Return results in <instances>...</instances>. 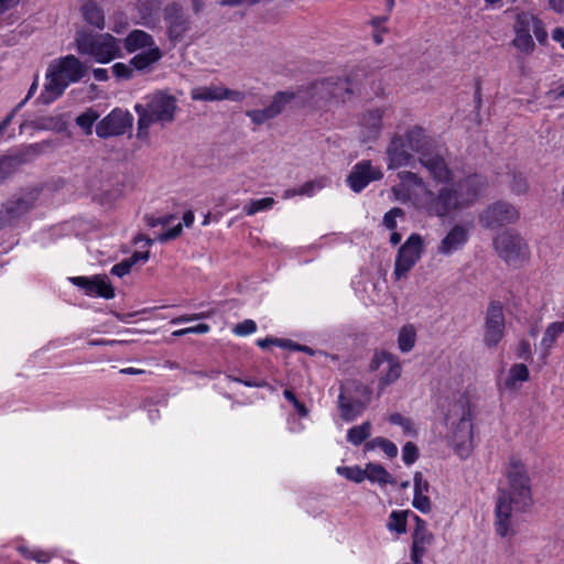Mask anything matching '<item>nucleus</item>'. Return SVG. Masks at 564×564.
I'll return each instance as SVG.
<instances>
[{"label":"nucleus","instance_id":"1","mask_svg":"<svg viewBox=\"0 0 564 564\" xmlns=\"http://www.w3.org/2000/svg\"><path fill=\"white\" fill-rule=\"evenodd\" d=\"M507 477L509 490H500L495 508L496 532L502 538L510 532L512 512H524L533 503L530 479L521 460H510Z\"/></svg>","mask_w":564,"mask_h":564},{"label":"nucleus","instance_id":"2","mask_svg":"<svg viewBox=\"0 0 564 564\" xmlns=\"http://www.w3.org/2000/svg\"><path fill=\"white\" fill-rule=\"evenodd\" d=\"M356 77L351 74L315 80L296 90V100L302 106L330 110L350 99L357 89Z\"/></svg>","mask_w":564,"mask_h":564},{"label":"nucleus","instance_id":"3","mask_svg":"<svg viewBox=\"0 0 564 564\" xmlns=\"http://www.w3.org/2000/svg\"><path fill=\"white\" fill-rule=\"evenodd\" d=\"M87 67L75 55H66L52 62L46 73V84L42 95L45 102L62 96L68 85L78 83L86 75Z\"/></svg>","mask_w":564,"mask_h":564},{"label":"nucleus","instance_id":"4","mask_svg":"<svg viewBox=\"0 0 564 564\" xmlns=\"http://www.w3.org/2000/svg\"><path fill=\"white\" fill-rule=\"evenodd\" d=\"M176 109V98L165 93H156L148 97L143 104H137L134 106L139 116L137 137L145 139L152 124L159 123L164 127L173 122Z\"/></svg>","mask_w":564,"mask_h":564},{"label":"nucleus","instance_id":"5","mask_svg":"<svg viewBox=\"0 0 564 564\" xmlns=\"http://www.w3.org/2000/svg\"><path fill=\"white\" fill-rule=\"evenodd\" d=\"M75 45L80 55H88L100 64L110 63L121 56L120 40L110 33L78 30L75 34Z\"/></svg>","mask_w":564,"mask_h":564},{"label":"nucleus","instance_id":"6","mask_svg":"<svg viewBox=\"0 0 564 564\" xmlns=\"http://www.w3.org/2000/svg\"><path fill=\"white\" fill-rule=\"evenodd\" d=\"M421 205L426 214L440 218L465 208L464 198L455 185L443 186L437 193L426 189L422 196Z\"/></svg>","mask_w":564,"mask_h":564},{"label":"nucleus","instance_id":"7","mask_svg":"<svg viewBox=\"0 0 564 564\" xmlns=\"http://www.w3.org/2000/svg\"><path fill=\"white\" fill-rule=\"evenodd\" d=\"M371 391L362 383L354 380L346 381L340 387L338 405L344 421H354L366 409L370 401Z\"/></svg>","mask_w":564,"mask_h":564},{"label":"nucleus","instance_id":"8","mask_svg":"<svg viewBox=\"0 0 564 564\" xmlns=\"http://www.w3.org/2000/svg\"><path fill=\"white\" fill-rule=\"evenodd\" d=\"M446 422L452 429V440L457 447H464L471 441L473 415L466 398H460L451 405Z\"/></svg>","mask_w":564,"mask_h":564},{"label":"nucleus","instance_id":"9","mask_svg":"<svg viewBox=\"0 0 564 564\" xmlns=\"http://www.w3.org/2000/svg\"><path fill=\"white\" fill-rule=\"evenodd\" d=\"M423 253V239L417 234H412L399 248L393 269V278L399 281L405 278L416 264Z\"/></svg>","mask_w":564,"mask_h":564},{"label":"nucleus","instance_id":"10","mask_svg":"<svg viewBox=\"0 0 564 564\" xmlns=\"http://www.w3.org/2000/svg\"><path fill=\"white\" fill-rule=\"evenodd\" d=\"M163 21L166 28L165 34L174 44L183 41L192 25L189 17L177 2H172L164 7Z\"/></svg>","mask_w":564,"mask_h":564},{"label":"nucleus","instance_id":"11","mask_svg":"<svg viewBox=\"0 0 564 564\" xmlns=\"http://www.w3.org/2000/svg\"><path fill=\"white\" fill-rule=\"evenodd\" d=\"M519 219L518 209L507 202H496L480 215L484 227L496 229L505 225L513 224Z\"/></svg>","mask_w":564,"mask_h":564},{"label":"nucleus","instance_id":"12","mask_svg":"<svg viewBox=\"0 0 564 564\" xmlns=\"http://www.w3.org/2000/svg\"><path fill=\"white\" fill-rule=\"evenodd\" d=\"M534 21V14L527 11H519L514 18L513 31L514 37L512 45L523 54H531L535 44L531 35V29Z\"/></svg>","mask_w":564,"mask_h":564},{"label":"nucleus","instance_id":"13","mask_svg":"<svg viewBox=\"0 0 564 564\" xmlns=\"http://www.w3.org/2000/svg\"><path fill=\"white\" fill-rule=\"evenodd\" d=\"M505 335L503 307L499 302H491L486 312L484 343L496 347Z\"/></svg>","mask_w":564,"mask_h":564},{"label":"nucleus","instance_id":"14","mask_svg":"<svg viewBox=\"0 0 564 564\" xmlns=\"http://www.w3.org/2000/svg\"><path fill=\"white\" fill-rule=\"evenodd\" d=\"M132 119L128 111L117 108L97 123L96 133L104 139L124 134L131 127Z\"/></svg>","mask_w":564,"mask_h":564},{"label":"nucleus","instance_id":"15","mask_svg":"<svg viewBox=\"0 0 564 564\" xmlns=\"http://www.w3.org/2000/svg\"><path fill=\"white\" fill-rule=\"evenodd\" d=\"M494 246L498 254L508 263L524 258L527 246L518 234L505 231L497 236Z\"/></svg>","mask_w":564,"mask_h":564},{"label":"nucleus","instance_id":"16","mask_svg":"<svg viewBox=\"0 0 564 564\" xmlns=\"http://www.w3.org/2000/svg\"><path fill=\"white\" fill-rule=\"evenodd\" d=\"M420 163L429 171L430 175L440 183L452 180V171L444 160V151L440 145L420 156Z\"/></svg>","mask_w":564,"mask_h":564},{"label":"nucleus","instance_id":"17","mask_svg":"<svg viewBox=\"0 0 564 564\" xmlns=\"http://www.w3.org/2000/svg\"><path fill=\"white\" fill-rule=\"evenodd\" d=\"M34 198L31 195L12 197L0 207V228L13 225L19 218L33 207Z\"/></svg>","mask_w":564,"mask_h":564},{"label":"nucleus","instance_id":"18","mask_svg":"<svg viewBox=\"0 0 564 564\" xmlns=\"http://www.w3.org/2000/svg\"><path fill=\"white\" fill-rule=\"evenodd\" d=\"M383 176L379 167L372 166L370 161L358 162L350 171L347 183L355 192H361L370 182L381 180Z\"/></svg>","mask_w":564,"mask_h":564},{"label":"nucleus","instance_id":"19","mask_svg":"<svg viewBox=\"0 0 564 564\" xmlns=\"http://www.w3.org/2000/svg\"><path fill=\"white\" fill-rule=\"evenodd\" d=\"M69 281L84 290L85 293L89 296H99L107 300L115 297V290L110 284V281L107 275H94L91 278L88 276H73L69 278Z\"/></svg>","mask_w":564,"mask_h":564},{"label":"nucleus","instance_id":"20","mask_svg":"<svg viewBox=\"0 0 564 564\" xmlns=\"http://www.w3.org/2000/svg\"><path fill=\"white\" fill-rule=\"evenodd\" d=\"M386 154L389 170H395L402 166L411 165L414 161V156L408 149L402 134H394L391 138L387 145Z\"/></svg>","mask_w":564,"mask_h":564},{"label":"nucleus","instance_id":"21","mask_svg":"<svg viewBox=\"0 0 564 564\" xmlns=\"http://www.w3.org/2000/svg\"><path fill=\"white\" fill-rule=\"evenodd\" d=\"M384 111V108H376L362 113L360 118V128L364 140H377L380 137Z\"/></svg>","mask_w":564,"mask_h":564},{"label":"nucleus","instance_id":"22","mask_svg":"<svg viewBox=\"0 0 564 564\" xmlns=\"http://www.w3.org/2000/svg\"><path fill=\"white\" fill-rule=\"evenodd\" d=\"M402 137L404 138L408 149L416 153L419 158L423 156V154L436 145L435 142L425 133L424 129L417 126L408 129Z\"/></svg>","mask_w":564,"mask_h":564},{"label":"nucleus","instance_id":"23","mask_svg":"<svg viewBox=\"0 0 564 564\" xmlns=\"http://www.w3.org/2000/svg\"><path fill=\"white\" fill-rule=\"evenodd\" d=\"M468 231L460 225H455L437 246V252L451 256L460 250L468 241Z\"/></svg>","mask_w":564,"mask_h":564},{"label":"nucleus","instance_id":"24","mask_svg":"<svg viewBox=\"0 0 564 564\" xmlns=\"http://www.w3.org/2000/svg\"><path fill=\"white\" fill-rule=\"evenodd\" d=\"M486 184V180L478 174L468 175L455 184L460 196L464 198L465 207L469 206L477 198Z\"/></svg>","mask_w":564,"mask_h":564},{"label":"nucleus","instance_id":"25","mask_svg":"<svg viewBox=\"0 0 564 564\" xmlns=\"http://www.w3.org/2000/svg\"><path fill=\"white\" fill-rule=\"evenodd\" d=\"M124 48L129 53L138 50L158 47L151 34L143 30L131 31L123 41Z\"/></svg>","mask_w":564,"mask_h":564},{"label":"nucleus","instance_id":"26","mask_svg":"<svg viewBox=\"0 0 564 564\" xmlns=\"http://www.w3.org/2000/svg\"><path fill=\"white\" fill-rule=\"evenodd\" d=\"M434 535L432 533L413 532L412 533V545H411V560L414 563H422V560L426 553L427 546L433 543Z\"/></svg>","mask_w":564,"mask_h":564},{"label":"nucleus","instance_id":"27","mask_svg":"<svg viewBox=\"0 0 564 564\" xmlns=\"http://www.w3.org/2000/svg\"><path fill=\"white\" fill-rule=\"evenodd\" d=\"M80 12L84 20L88 24L99 30H102L105 28L104 10L99 7V4L96 1L89 0L85 2L80 8Z\"/></svg>","mask_w":564,"mask_h":564},{"label":"nucleus","instance_id":"28","mask_svg":"<svg viewBox=\"0 0 564 564\" xmlns=\"http://www.w3.org/2000/svg\"><path fill=\"white\" fill-rule=\"evenodd\" d=\"M223 86L210 84L192 88L191 98L195 101H221Z\"/></svg>","mask_w":564,"mask_h":564},{"label":"nucleus","instance_id":"29","mask_svg":"<svg viewBox=\"0 0 564 564\" xmlns=\"http://www.w3.org/2000/svg\"><path fill=\"white\" fill-rule=\"evenodd\" d=\"M161 57L162 52L160 47H152L133 56L130 59V65L133 69L142 72L147 70L151 65L160 61Z\"/></svg>","mask_w":564,"mask_h":564},{"label":"nucleus","instance_id":"30","mask_svg":"<svg viewBox=\"0 0 564 564\" xmlns=\"http://www.w3.org/2000/svg\"><path fill=\"white\" fill-rule=\"evenodd\" d=\"M380 360L387 361L389 365V369L387 373L381 378L380 383L382 386H388L397 381L401 376L402 370L400 362L391 354L382 352L380 357L376 358L377 365L375 366V368L379 366Z\"/></svg>","mask_w":564,"mask_h":564},{"label":"nucleus","instance_id":"31","mask_svg":"<svg viewBox=\"0 0 564 564\" xmlns=\"http://www.w3.org/2000/svg\"><path fill=\"white\" fill-rule=\"evenodd\" d=\"M366 479L378 482L380 486L395 485L394 478L380 464L368 463L365 467Z\"/></svg>","mask_w":564,"mask_h":564},{"label":"nucleus","instance_id":"32","mask_svg":"<svg viewBox=\"0 0 564 564\" xmlns=\"http://www.w3.org/2000/svg\"><path fill=\"white\" fill-rule=\"evenodd\" d=\"M564 333V322L551 323L542 337L541 347L544 351V356H547L551 348L555 345L557 338Z\"/></svg>","mask_w":564,"mask_h":564},{"label":"nucleus","instance_id":"33","mask_svg":"<svg viewBox=\"0 0 564 564\" xmlns=\"http://www.w3.org/2000/svg\"><path fill=\"white\" fill-rule=\"evenodd\" d=\"M529 380V369L524 364H514L509 369L508 377L505 380V387L513 390L518 384Z\"/></svg>","mask_w":564,"mask_h":564},{"label":"nucleus","instance_id":"34","mask_svg":"<svg viewBox=\"0 0 564 564\" xmlns=\"http://www.w3.org/2000/svg\"><path fill=\"white\" fill-rule=\"evenodd\" d=\"M416 340V332L413 325L403 326L398 336V346L402 352H409L413 349Z\"/></svg>","mask_w":564,"mask_h":564},{"label":"nucleus","instance_id":"35","mask_svg":"<svg viewBox=\"0 0 564 564\" xmlns=\"http://www.w3.org/2000/svg\"><path fill=\"white\" fill-rule=\"evenodd\" d=\"M371 434V423L369 421L364 422L360 425L352 426L348 430L347 441L352 445L362 444Z\"/></svg>","mask_w":564,"mask_h":564},{"label":"nucleus","instance_id":"36","mask_svg":"<svg viewBox=\"0 0 564 564\" xmlns=\"http://www.w3.org/2000/svg\"><path fill=\"white\" fill-rule=\"evenodd\" d=\"M366 449L372 451L377 447L381 448L383 453L389 457L393 458L398 455V447L394 443L391 441L384 438V437H375L373 440L369 441L365 445Z\"/></svg>","mask_w":564,"mask_h":564},{"label":"nucleus","instance_id":"37","mask_svg":"<svg viewBox=\"0 0 564 564\" xmlns=\"http://www.w3.org/2000/svg\"><path fill=\"white\" fill-rule=\"evenodd\" d=\"M296 99V91H279L274 95L271 104L268 106L274 117L280 115L285 105L291 100Z\"/></svg>","mask_w":564,"mask_h":564},{"label":"nucleus","instance_id":"38","mask_svg":"<svg viewBox=\"0 0 564 564\" xmlns=\"http://www.w3.org/2000/svg\"><path fill=\"white\" fill-rule=\"evenodd\" d=\"M406 517L408 511H392L389 516V521L387 523L388 530L392 532H397L398 534H403L406 532Z\"/></svg>","mask_w":564,"mask_h":564},{"label":"nucleus","instance_id":"39","mask_svg":"<svg viewBox=\"0 0 564 564\" xmlns=\"http://www.w3.org/2000/svg\"><path fill=\"white\" fill-rule=\"evenodd\" d=\"M99 115L96 110L89 108L76 118V123L88 135L91 134L93 126L98 119Z\"/></svg>","mask_w":564,"mask_h":564},{"label":"nucleus","instance_id":"40","mask_svg":"<svg viewBox=\"0 0 564 564\" xmlns=\"http://www.w3.org/2000/svg\"><path fill=\"white\" fill-rule=\"evenodd\" d=\"M274 199L272 197H264L261 199H252L248 205L243 207L245 213L248 216H252L259 212L271 209L274 205Z\"/></svg>","mask_w":564,"mask_h":564},{"label":"nucleus","instance_id":"41","mask_svg":"<svg viewBox=\"0 0 564 564\" xmlns=\"http://www.w3.org/2000/svg\"><path fill=\"white\" fill-rule=\"evenodd\" d=\"M337 473L345 477L348 480H351L356 484L362 482L367 475L365 474V469H361L358 466L349 467V466H340L337 467Z\"/></svg>","mask_w":564,"mask_h":564},{"label":"nucleus","instance_id":"42","mask_svg":"<svg viewBox=\"0 0 564 564\" xmlns=\"http://www.w3.org/2000/svg\"><path fill=\"white\" fill-rule=\"evenodd\" d=\"M246 115L251 119L254 124H262L270 119L275 118L269 107L263 109L247 110Z\"/></svg>","mask_w":564,"mask_h":564},{"label":"nucleus","instance_id":"43","mask_svg":"<svg viewBox=\"0 0 564 564\" xmlns=\"http://www.w3.org/2000/svg\"><path fill=\"white\" fill-rule=\"evenodd\" d=\"M19 161L12 156H4L0 159V182L4 181L13 173Z\"/></svg>","mask_w":564,"mask_h":564},{"label":"nucleus","instance_id":"44","mask_svg":"<svg viewBox=\"0 0 564 564\" xmlns=\"http://www.w3.org/2000/svg\"><path fill=\"white\" fill-rule=\"evenodd\" d=\"M404 216V212L399 207H393L383 216L382 223L386 228L393 230L397 227V218Z\"/></svg>","mask_w":564,"mask_h":564},{"label":"nucleus","instance_id":"45","mask_svg":"<svg viewBox=\"0 0 564 564\" xmlns=\"http://www.w3.org/2000/svg\"><path fill=\"white\" fill-rule=\"evenodd\" d=\"M419 458V448L412 443L408 442L402 448V459L405 465H412Z\"/></svg>","mask_w":564,"mask_h":564},{"label":"nucleus","instance_id":"46","mask_svg":"<svg viewBox=\"0 0 564 564\" xmlns=\"http://www.w3.org/2000/svg\"><path fill=\"white\" fill-rule=\"evenodd\" d=\"M389 422L394 425H399L402 427L404 434H412L414 432L412 422L401 415L400 413H393L389 416Z\"/></svg>","mask_w":564,"mask_h":564},{"label":"nucleus","instance_id":"47","mask_svg":"<svg viewBox=\"0 0 564 564\" xmlns=\"http://www.w3.org/2000/svg\"><path fill=\"white\" fill-rule=\"evenodd\" d=\"M257 330V324L252 319H245L241 323H238L234 327V333L238 336H247L253 334Z\"/></svg>","mask_w":564,"mask_h":564},{"label":"nucleus","instance_id":"48","mask_svg":"<svg viewBox=\"0 0 564 564\" xmlns=\"http://www.w3.org/2000/svg\"><path fill=\"white\" fill-rule=\"evenodd\" d=\"M533 34L540 44H545L547 41V32L541 19L534 14V21L532 25Z\"/></svg>","mask_w":564,"mask_h":564},{"label":"nucleus","instance_id":"49","mask_svg":"<svg viewBox=\"0 0 564 564\" xmlns=\"http://www.w3.org/2000/svg\"><path fill=\"white\" fill-rule=\"evenodd\" d=\"M112 73L117 78L129 79L132 76L133 68L129 64L116 63L112 67Z\"/></svg>","mask_w":564,"mask_h":564},{"label":"nucleus","instance_id":"50","mask_svg":"<svg viewBox=\"0 0 564 564\" xmlns=\"http://www.w3.org/2000/svg\"><path fill=\"white\" fill-rule=\"evenodd\" d=\"M175 218L174 215H165V216H162V217H154V216H151V215H145L144 216V221L145 224L151 227V228H154L156 226H167L170 225L173 219Z\"/></svg>","mask_w":564,"mask_h":564},{"label":"nucleus","instance_id":"51","mask_svg":"<svg viewBox=\"0 0 564 564\" xmlns=\"http://www.w3.org/2000/svg\"><path fill=\"white\" fill-rule=\"evenodd\" d=\"M412 505L423 513H429L431 511V500L425 495H414Z\"/></svg>","mask_w":564,"mask_h":564},{"label":"nucleus","instance_id":"52","mask_svg":"<svg viewBox=\"0 0 564 564\" xmlns=\"http://www.w3.org/2000/svg\"><path fill=\"white\" fill-rule=\"evenodd\" d=\"M132 267H133L132 263L127 258V259H123L121 262L115 264L111 268L110 272L113 275L122 278V276L127 275L131 271Z\"/></svg>","mask_w":564,"mask_h":564},{"label":"nucleus","instance_id":"53","mask_svg":"<svg viewBox=\"0 0 564 564\" xmlns=\"http://www.w3.org/2000/svg\"><path fill=\"white\" fill-rule=\"evenodd\" d=\"M511 189L516 194H523L528 189V183L524 176L521 174H514L511 181Z\"/></svg>","mask_w":564,"mask_h":564},{"label":"nucleus","instance_id":"54","mask_svg":"<svg viewBox=\"0 0 564 564\" xmlns=\"http://www.w3.org/2000/svg\"><path fill=\"white\" fill-rule=\"evenodd\" d=\"M246 94L240 90L229 89L223 86V96L221 100H230L235 102H241L245 100Z\"/></svg>","mask_w":564,"mask_h":564},{"label":"nucleus","instance_id":"55","mask_svg":"<svg viewBox=\"0 0 564 564\" xmlns=\"http://www.w3.org/2000/svg\"><path fill=\"white\" fill-rule=\"evenodd\" d=\"M398 177L402 183H411L416 186H422L423 180L415 173L410 171H402L398 173Z\"/></svg>","mask_w":564,"mask_h":564},{"label":"nucleus","instance_id":"56","mask_svg":"<svg viewBox=\"0 0 564 564\" xmlns=\"http://www.w3.org/2000/svg\"><path fill=\"white\" fill-rule=\"evenodd\" d=\"M19 550L25 557L32 558L39 563H46L50 560L48 555L43 551H30L25 547H20Z\"/></svg>","mask_w":564,"mask_h":564},{"label":"nucleus","instance_id":"57","mask_svg":"<svg viewBox=\"0 0 564 564\" xmlns=\"http://www.w3.org/2000/svg\"><path fill=\"white\" fill-rule=\"evenodd\" d=\"M181 232H182V224H177L176 226L170 228L169 230L160 234L156 239L160 242H166V241L177 238L181 235Z\"/></svg>","mask_w":564,"mask_h":564},{"label":"nucleus","instance_id":"58","mask_svg":"<svg viewBox=\"0 0 564 564\" xmlns=\"http://www.w3.org/2000/svg\"><path fill=\"white\" fill-rule=\"evenodd\" d=\"M430 485L423 479V475L420 471L414 474V495H424L427 492Z\"/></svg>","mask_w":564,"mask_h":564},{"label":"nucleus","instance_id":"59","mask_svg":"<svg viewBox=\"0 0 564 564\" xmlns=\"http://www.w3.org/2000/svg\"><path fill=\"white\" fill-rule=\"evenodd\" d=\"M274 346H279V347H282V348H290V349L299 350V351H306V350H308L307 347H304V346H301L299 344H295V343H293L290 339L274 338Z\"/></svg>","mask_w":564,"mask_h":564},{"label":"nucleus","instance_id":"60","mask_svg":"<svg viewBox=\"0 0 564 564\" xmlns=\"http://www.w3.org/2000/svg\"><path fill=\"white\" fill-rule=\"evenodd\" d=\"M517 356L521 359L528 360L531 358L530 344L527 340H522L519 345Z\"/></svg>","mask_w":564,"mask_h":564},{"label":"nucleus","instance_id":"61","mask_svg":"<svg viewBox=\"0 0 564 564\" xmlns=\"http://www.w3.org/2000/svg\"><path fill=\"white\" fill-rule=\"evenodd\" d=\"M149 257H150V251H135L128 259L132 263V265H134L139 261H142V262L148 261Z\"/></svg>","mask_w":564,"mask_h":564},{"label":"nucleus","instance_id":"62","mask_svg":"<svg viewBox=\"0 0 564 564\" xmlns=\"http://www.w3.org/2000/svg\"><path fill=\"white\" fill-rule=\"evenodd\" d=\"M317 187V184L314 183V182H307L305 184H303L299 189H297V193L299 195H307V196H311L314 194L315 192V188ZM321 186H318L319 188Z\"/></svg>","mask_w":564,"mask_h":564},{"label":"nucleus","instance_id":"63","mask_svg":"<svg viewBox=\"0 0 564 564\" xmlns=\"http://www.w3.org/2000/svg\"><path fill=\"white\" fill-rule=\"evenodd\" d=\"M187 334H206L210 330V327L208 324H198L196 326L186 327Z\"/></svg>","mask_w":564,"mask_h":564},{"label":"nucleus","instance_id":"64","mask_svg":"<svg viewBox=\"0 0 564 564\" xmlns=\"http://www.w3.org/2000/svg\"><path fill=\"white\" fill-rule=\"evenodd\" d=\"M552 39L560 43L561 47L564 50V29L563 28H556L552 32Z\"/></svg>","mask_w":564,"mask_h":564}]
</instances>
